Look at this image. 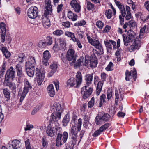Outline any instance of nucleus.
Returning <instances> with one entry per match:
<instances>
[{"mask_svg": "<svg viewBox=\"0 0 149 149\" xmlns=\"http://www.w3.org/2000/svg\"><path fill=\"white\" fill-rule=\"evenodd\" d=\"M122 36L124 45L125 46H128V43L132 42L134 40L132 44L129 47L130 52H132L136 49H138L141 47L140 40L138 38H136V33L131 29L128 31L126 35L123 34Z\"/></svg>", "mask_w": 149, "mask_h": 149, "instance_id": "f257e3e1", "label": "nucleus"}, {"mask_svg": "<svg viewBox=\"0 0 149 149\" xmlns=\"http://www.w3.org/2000/svg\"><path fill=\"white\" fill-rule=\"evenodd\" d=\"M82 124V119L79 118L78 122L75 123L74 125H73L70 129L71 137L67 143V146L70 149H73L74 146L79 139L77 138V134L78 132L81 130Z\"/></svg>", "mask_w": 149, "mask_h": 149, "instance_id": "f03ea898", "label": "nucleus"}, {"mask_svg": "<svg viewBox=\"0 0 149 149\" xmlns=\"http://www.w3.org/2000/svg\"><path fill=\"white\" fill-rule=\"evenodd\" d=\"M15 71L12 67H11L6 71L5 75V78L3 83L5 86L8 87L11 90V92L14 95H15L16 91L17 89L15 84L9 81V78L13 79L15 76Z\"/></svg>", "mask_w": 149, "mask_h": 149, "instance_id": "7ed1b4c3", "label": "nucleus"}, {"mask_svg": "<svg viewBox=\"0 0 149 149\" xmlns=\"http://www.w3.org/2000/svg\"><path fill=\"white\" fill-rule=\"evenodd\" d=\"M35 75L37 78V83L38 85H41L44 79L45 76V70L43 66H40L36 68L35 70Z\"/></svg>", "mask_w": 149, "mask_h": 149, "instance_id": "20e7f679", "label": "nucleus"}, {"mask_svg": "<svg viewBox=\"0 0 149 149\" xmlns=\"http://www.w3.org/2000/svg\"><path fill=\"white\" fill-rule=\"evenodd\" d=\"M27 14L29 17L31 19H35L38 14V10L36 6H32L28 10Z\"/></svg>", "mask_w": 149, "mask_h": 149, "instance_id": "39448f33", "label": "nucleus"}, {"mask_svg": "<svg viewBox=\"0 0 149 149\" xmlns=\"http://www.w3.org/2000/svg\"><path fill=\"white\" fill-rule=\"evenodd\" d=\"M45 2L44 14L45 17H47V16L51 15L52 9L51 0H45Z\"/></svg>", "mask_w": 149, "mask_h": 149, "instance_id": "423d86ee", "label": "nucleus"}, {"mask_svg": "<svg viewBox=\"0 0 149 149\" xmlns=\"http://www.w3.org/2000/svg\"><path fill=\"white\" fill-rule=\"evenodd\" d=\"M93 91V88L89 86H85L81 89V92L83 95V98L86 99L90 95Z\"/></svg>", "mask_w": 149, "mask_h": 149, "instance_id": "0eeeda50", "label": "nucleus"}, {"mask_svg": "<svg viewBox=\"0 0 149 149\" xmlns=\"http://www.w3.org/2000/svg\"><path fill=\"white\" fill-rule=\"evenodd\" d=\"M75 51L72 49H70L67 52L66 58L69 61L72 60V63H75L76 59V55L74 54Z\"/></svg>", "mask_w": 149, "mask_h": 149, "instance_id": "6e6552de", "label": "nucleus"}, {"mask_svg": "<svg viewBox=\"0 0 149 149\" xmlns=\"http://www.w3.org/2000/svg\"><path fill=\"white\" fill-rule=\"evenodd\" d=\"M61 114L57 112L52 113L50 117L49 120V123L56 125V122L60 119L61 118Z\"/></svg>", "mask_w": 149, "mask_h": 149, "instance_id": "1a4fd4ad", "label": "nucleus"}, {"mask_svg": "<svg viewBox=\"0 0 149 149\" xmlns=\"http://www.w3.org/2000/svg\"><path fill=\"white\" fill-rule=\"evenodd\" d=\"M56 126V125L49 123L48 125L46 131L47 135L51 137H53L54 135V133H56V130L54 127Z\"/></svg>", "mask_w": 149, "mask_h": 149, "instance_id": "9d476101", "label": "nucleus"}, {"mask_svg": "<svg viewBox=\"0 0 149 149\" xmlns=\"http://www.w3.org/2000/svg\"><path fill=\"white\" fill-rule=\"evenodd\" d=\"M70 4L76 12L79 13L81 9L80 5L76 0H72Z\"/></svg>", "mask_w": 149, "mask_h": 149, "instance_id": "9b49d317", "label": "nucleus"}, {"mask_svg": "<svg viewBox=\"0 0 149 149\" xmlns=\"http://www.w3.org/2000/svg\"><path fill=\"white\" fill-rule=\"evenodd\" d=\"M0 29L2 31L1 34V42L3 43L5 41L6 33V25L3 22H2L0 23Z\"/></svg>", "mask_w": 149, "mask_h": 149, "instance_id": "f8f14e48", "label": "nucleus"}, {"mask_svg": "<svg viewBox=\"0 0 149 149\" xmlns=\"http://www.w3.org/2000/svg\"><path fill=\"white\" fill-rule=\"evenodd\" d=\"M132 74L134 80L135 81L137 77V72L136 71L134 70L133 71H131L129 72L128 70H126L125 72L126 77L125 79L126 81H129V79L130 78H131L130 77H131Z\"/></svg>", "mask_w": 149, "mask_h": 149, "instance_id": "ddd939ff", "label": "nucleus"}, {"mask_svg": "<svg viewBox=\"0 0 149 149\" xmlns=\"http://www.w3.org/2000/svg\"><path fill=\"white\" fill-rule=\"evenodd\" d=\"M97 64V58L94 54H92L90 59V66L93 68L96 67Z\"/></svg>", "mask_w": 149, "mask_h": 149, "instance_id": "4468645a", "label": "nucleus"}, {"mask_svg": "<svg viewBox=\"0 0 149 149\" xmlns=\"http://www.w3.org/2000/svg\"><path fill=\"white\" fill-rule=\"evenodd\" d=\"M77 85L76 86L77 88L79 87V85L81 84L82 81V76L81 73L80 72H78L76 76L75 79Z\"/></svg>", "mask_w": 149, "mask_h": 149, "instance_id": "2eb2a0df", "label": "nucleus"}, {"mask_svg": "<svg viewBox=\"0 0 149 149\" xmlns=\"http://www.w3.org/2000/svg\"><path fill=\"white\" fill-rule=\"evenodd\" d=\"M52 109L54 110V112H57L59 114H61L62 112V109L61 104L58 103H54L52 107Z\"/></svg>", "mask_w": 149, "mask_h": 149, "instance_id": "dca6fc26", "label": "nucleus"}, {"mask_svg": "<svg viewBox=\"0 0 149 149\" xmlns=\"http://www.w3.org/2000/svg\"><path fill=\"white\" fill-rule=\"evenodd\" d=\"M93 74H87L86 75L85 79L86 81V85L89 86L91 84L93 80Z\"/></svg>", "mask_w": 149, "mask_h": 149, "instance_id": "f3484780", "label": "nucleus"}, {"mask_svg": "<svg viewBox=\"0 0 149 149\" xmlns=\"http://www.w3.org/2000/svg\"><path fill=\"white\" fill-rule=\"evenodd\" d=\"M24 87L23 91L28 93L29 90L32 88V86L27 79H25L24 81Z\"/></svg>", "mask_w": 149, "mask_h": 149, "instance_id": "a211bd4d", "label": "nucleus"}, {"mask_svg": "<svg viewBox=\"0 0 149 149\" xmlns=\"http://www.w3.org/2000/svg\"><path fill=\"white\" fill-rule=\"evenodd\" d=\"M47 91L48 94L51 97H53L55 95V93L52 84H50L47 87Z\"/></svg>", "mask_w": 149, "mask_h": 149, "instance_id": "6ab92c4d", "label": "nucleus"}, {"mask_svg": "<svg viewBox=\"0 0 149 149\" xmlns=\"http://www.w3.org/2000/svg\"><path fill=\"white\" fill-rule=\"evenodd\" d=\"M120 10L121 15H119V18L120 24L121 25H122L123 24V22L124 21V17L125 15L126 12L124 7L123 9H121Z\"/></svg>", "mask_w": 149, "mask_h": 149, "instance_id": "aec40b11", "label": "nucleus"}, {"mask_svg": "<svg viewBox=\"0 0 149 149\" xmlns=\"http://www.w3.org/2000/svg\"><path fill=\"white\" fill-rule=\"evenodd\" d=\"M54 128L56 130V133L57 135L56 139L61 140V138L63 136L62 132H61V128L58 126H56Z\"/></svg>", "mask_w": 149, "mask_h": 149, "instance_id": "412c9836", "label": "nucleus"}, {"mask_svg": "<svg viewBox=\"0 0 149 149\" xmlns=\"http://www.w3.org/2000/svg\"><path fill=\"white\" fill-rule=\"evenodd\" d=\"M68 17L72 21H75L77 19V16L76 14L74 13L71 11H69L68 13Z\"/></svg>", "mask_w": 149, "mask_h": 149, "instance_id": "4be33fe9", "label": "nucleus"}, {"mask_svg": "<svg viewBox=\"0 0 149 149\" xmlns=\"http://www.w3.org/2000/svg\"><path fill=\"white\" fill-rule=\"evenodd\" d=\"M67 86L69 87L75 85H77L75 79L74 78H71L69 79L67 82Z\"/></svg>", "mask_w": 149, "mask_h": 149, "instance_id": "5701e85b", "label": "nucleus"}, {"mask_svg": "<svg viewBox=\"0 0 149 149\" xmlns=\"http://www.w3.org/2000/svg\"><path fill=\"white\" fill-rule=\"evenodd\" d=\"M103 85V83L101 81L99 82L97 84V86L96 88V95L97 96H98L102 90V88Z\"/></svg>", "mask_w": 149, "mask_h": 149, "instance_id": "b1692460", "label": "nucleus"}, {"mask_svg": "<svg viewBox=\"0 0 149 149\" xmlns=\"http://www.w3.org/2000/svg\"><path fill=\"white\" fill-rule=\"evenodd\" d=\"M1 50L6 58H9L11 56L10 53L8 51L6 47H2Z\"/></svg>", "mask_w": 149, "mask_h": 149, "instance_id": "393cba45", "label": "nucleus"}, {"mask_svg": "<svg viewBox=\"0 0 149 149\" xmlns=\"http://www.w3.org/2000/svg\"><path fill=\"white\" fill-rule=\"evenodd\" d=\"M12 146L14 149H17L20 147L21 146L20 141L17 140H13L12 142Z\"/></svg>", "mask_w": 149, "mask_h": 149, "instance_id": "a878e982", "label": "nucleus"}, {"mask_svg": "<svg viewBox=\"0 0 149 149\" xmlns=\"http://www.w3.org/2000/svg\"><path fill=\"white\" fill-rule=\"evenodd\" d=\"M26 71L27 75L30 77H33L34 74V68H26Z\"/></svg>", "mask_w": 149, "mask_h": 149, "instance_id": "bb28decb", "label": "nucleus"}, {"mask_svg": "<svg viewBox=\"0 0 149 149\" xmlns=\"http://www.w3.org/2000/svg\"><path fill=\"white\" fill-rule=\"evenodd\" d=\"M21 64L19 63L18 64H17L16 66V69L17 70V75L20 77L22 76V66L21 65Z\"/></svg>", "mask_w": 149, "mask_h": 149, "instance_id": "cd10ccee", "label": "nucleus"}, {"mask_svg": "<svg viewBox=\"0 0 149 149\" xmlns=\"http://www.w3.org/2000/svg\"><path fill=\"white\" fill-rule=\"evenodd\" d=\"M83 60L84 57L83 56H81L80 58L78 59L77 62L74 64L75 67H80L83 65Z\"/></svg>", "mask_w": 149, "mask_h": 149, "instance_id": "c85d7f7f", "label": "nucleus"}, {"mask_svg": "<svg viewBox=\"0 0 149 149\" xmlns=\"http://www.w3.org/2000/svg\"><path fill=\"white\" fill-rule=\"evenodd\" d=\"M65 35L67 36L68 37H70L71 39L74 42H75L76 40V38L74 34L72 32L69 31H66L65 33Z\"/></svg>", "mask_w": 149, "mask_h": 149, "instance_id": "c756f323", "label": "nucleus"}, {"mask_svg": "<svg viewBox=\"0 0 149 149\" xmlns=\"http://www.w3.org/2000/svg\"><path fill=\"white\" fill-rule=\"evenodd\" d=\"M42 23L43 26L45 27L46 26H49L50 24L49 19L46 17H43L42 20Z\"/></svg>", "mask_w": 149, "mask_h": 149, "instance_id": "7c9ffc66", "label": "nucleus"}, {"mask_svg": "<svg viewBox=\"0 0 149 149\" xmlns=\"http://www.w3.org/2000/svg\"><path fill=\"white\" fill-rule=\"evenodd\" d=\"M70 120V117L69 115L67 114L65 116L64 118H63L62 123H63V125L64 126H65L67 125V124L69 122Z\"/></svg>", "mask_w": 149, "mask_h": 149, "instance_id": "2f4dec72", "label": "nucleus"}, {"mask_svg": "<svg viewBox=\"0 0 149 149\" xmlns=\"http://www.w3.org/2000/svg\"><path fill=\"white\" fill-rule=\"evenodd\" d=\"M104 122L102 116L99 115H97L95 118V123L97 125L101 124Z\"/></svg>", "mask_w": 149, "mask_h": 149, "instance_id": "473e14b6", "label": "nucleus"}, {"mask_svg": "<svg viewBox=\"0 0 149 149\" xmlns=\"http://www.w3.org/2000/svg\"><path fill=\"white\" fill-rule=\"evenodd\" d=\"M104 43L105 45L107 47V50L108 52H111L112 49V46L111 42L109 40L104 41Z\"/></svg>", "mask_w": 149, "mask_h": 149, "instance_id": "72a5a7b5", "label": "nucleus"}, {"mask_svg": "<svg viewBox=\"0 0 149 149\" xmlns=\"http://www.w3.org/2000/svg\"><path fill=\"white\" fill-rule=\"evenodd\" d=\"M120 96H119V94H118V91L117 90L115 91V95L116 96L115 99L116 100V101H118L119 99L120 101L122 100L123 99V95L122 94L120 93Z\"/></svg>", "mask_w": 149, "mask_h": 149, "instance_id": "f704fd0d", "label": "nucleus"}, {"mask_svg": "<svg viewBox=\"0 0 149 149\" xmlns=\"http://www.w3.org/2000/svg\"><path fill=\"white\" fill-rule=\"evenodd\" d=\"M3 93L6 97L8 99H10V93L7 88H4L3 89Z\"/></svg>", "mask_w": 149, "mask_h": 149, "instance_id": "c9c22d12", "label": "nucleus"}, {"mask_svg": "<svg viewBox=\"0 0 149 149\" xmlns=\"http://www.w3.org/2000/svg\"><path fill=\"white\" fill-rule=\"evenodd\" d=\"M49 52L48 50L45 51L43 53V58L44 60H48L51 57Z\"/></svg>", "mask_w": 149, "mask_h": 149, "instance_id": "e433bc0d", "label": "nucleus"}, {"mask_svg": "<svg viewBox=\"0 0 149 149\" xmlns=\"http://www.w3.org/2000/svg\"><path fill=\"white\" fill-rule=\"evenodd\" d=\"M25 58V57L24 54L20 53L19 54L18 58L17 59V61H19V63H22Z\"/></svg>", "mask_w": 149, "mask_h": 149, "instance_id": "4c0bfd02", "label": "nucleus"}, {"mask_svg": "<svg viewBox=\"0 0 149 149\" xmlns=\"http://www.w3.org/2000/svg\"><path fill=\"white\" fill-rule=\"evenodd\" d=\"M113 64L111 62H110L107 66L105 68L107 71H111L113 70Z\"/></svg>", "mask_w": 149, "mask_h": 149, "instance_id": "58836bf2", "label": "nucleus"}, {"mask_svg": "<svg viewBox=\"0 0 149 149\" xmlns=\"http://www.w3.org/2000/svg\"><path fill=\"white\" fill-rule=\"evenodd\" d=\"M95 48L98 49L99 52V54H103V49L101 44L100 43L97 45L95 47Z\"/></svg>", "mask_w": 149, "mask_h": 149, "instance_id": "ea45409f", "label": "nucleus"}, {"mask_svg": "<svg viewBox=\"0 0 149 149\" xmlns=\"http://www.w3.org/2000/svg\"><path fill=\"white\" fill-rule=\"evenodd\" d=\"M129 26L130 29H133L136 26V22L134 20L130 21L128 22Z\"/></svg>", "mask_w": 149, "mask_h": 149, "instance_id": "a19ab883", "label": "nucleus"}, {"mask_svg": "<svg viewBox=\"0 0 149 149\" xmlns=\"http://www.w3.org/2000/svg\"><path fill=\"white\" fill-rule=\"evenodd\" d=\"M94 6L93 4L91 2L88 1L87 2V8L89 10H94Z\"/></svg>", "mask_w": 149, "mask_h": 149, "instance_id": "79ce46f5", "label": "nucleus"}, {"mask_svg": "<svg viewBox=\"0 0 149 149\" xmlns=\"http://www.w3.org/2000/svg\"><path fill=\"white\" fill-rule=\"evenodd\" d=\"M63 32L62 30L57 29L54 31L53 32V34L54 35L60 36L63 34Z\"/></svg>", "mask_w": 149, "mask_h": 149, "instance_id": "37998d69", "label": "nucleus"}, {"mask_svg": "<svg viewBox=\"0 0 149 149\" xmlns=\"http://www.w3.org/2000/svg\"><path fill=\"white\" fill-rule=\"evenodd\" d=\"M89 117L86 115H84L83 116V119L84 120V122L83 123L84 126L86 127L87 126L86 124L88 123L89 120Z\"/></svg>", "mask_w": 149, "mask_h": 149, "instance_id": "c03bdc74", "label": "nucleus"}, {"mask_svg": "<svg viewBox=\"0 0 149 149\" xmlns=\"http://www.w3.org/2000/svg\"><path fill=\"white\" fill-rule=\"evenodd\" d=\"M46 45H50L52 44V38L50 36H48L47 37L46 40L45 42Z\"/></svg>", "mask_w": 149, "mask_h": 149, "instance_id": "a18cd8bd", "label": "nucleus"}, {"mask_svg": "<svg viewBox=\"0 0 149 149\" xmlns=\"http://www.w3.org/2000/svg\"><path fill=\"white\" fill-rule=\"evenodd\" d=\"M105 14L107 17L109 19L111 18V17L112 11L110 9L106 10L105 12Z\"/></svg>", "mask_w": 149, "mask_h": 149, "instance_id": "49530a36", "label": "nucleus"}, {"mask_svg": "<svg viewBox=\"0 0 149 149\" xmlns=\"http://www.w3.org/2000/svg\"><path fill=\"white\" fill-rule=\"evenodd\" d=\"M95 99L94 97H92L91 100L88 103V105L89 107L91 108L94 104Z\"/></svg>", "mask_w": 149, "mask_h": 149, "instance_id": "de8ad7c7", "label": "nucleus"}, {"mask_svg": "<svg viewBox=\"0 0 149 149\" xmlns=\"http://www.w3.org/2000/svg\"><path fill=\"white\" fill-rule=\"evenodd\" d=\"M86 24L85 21L82 20L74 24V26H81L85 25Z\"/></svg>", "mask_w": 149, "mask_h": 149, "instance_id": "09e8293b", "label": "nucleus"}, {"mask_svg": "<svg viewBox=\"0 0 149 149\" xmlns=\"http://www.w3.org/2000/svg\"><path fill=\"white\" fill-rule=\"evenodd\" d=\"M102 119L104 121H107L109 120L110 116V115L107 113H106L104 114L102 116Z\"/></svg>", "mask_w": 149, "mask_h": 149, "instance_id": "8fccbe9b", "label": "nucleus"}, {"mask_svg": "<svg viewBox=\"0 0 149 149\" xmlns=\"http://www.w3.org/2000/svg\"><path fill=\"white\" fill-rule=\"evenodd\" d=\"M42 146L44 147H47V142L46 138L45 136H43L42 139Z\"/></svg>", "mask_w": 149, "mask_h": 149, "instance_id": "3c124183", "label": "nucleus"}, {"mask_svg": "<svg viewBox=\"0 0 149 149\" xmlns=\"http://www.w3.org/2000/svg\"><path fill=\"white\" fill-rule=\"evenodd\" d=\"M68 135L67 132H64L63 133V136L62 140L64 143L66 142Z\"/></svg>", "mask_w": 149, "mask_h": 149, "instance_id": "603ef678", "label": "nucleus"}, {"mask_svg": "<svg viewBox=\"0 0 149 149\" xmlns=\"http://www.w3.org/2000/svg\"><path fill=\"white\" fill-rule=\"evenodd\" d=\"M85 130H82L80 132V134L79 136V137L78 138L79 139L78 144L79 143L81 140L82 137L85 132Z\"/></svg>", "mask_w": 149, "mask_h": 149, "instance_id": "864d4df0", "label": "nucleus"}, {"mask_svg": "<svg viewBox=\"0 0 149 149\" xmlns=\"http://www.w3.org/2000/svg\"><path fill=\"white\" fill-rule=\"evenodd\" d=\"M100 43L99 41L98 40H93L90 44L95 47H96Z\"/></svg>", "mask_w": 149, "mask_h": 149, "instance_id": "5fc2aeb1", "label": "nucleus"}, {"mask_svg": "<svg viewBox=\"0 0 149 149\" xmlns=\"http://www.w3.org/2000/svg\"><path fill=\"white\" fill-rule=\"evenodd\" d=\"M27 93L25 92V91H23L19 100L20 102H22L23 101Z\"/></svg>", "mask_w": 149, "mask_h": 149, "instance_id": "6e6d98bb", "label": "nucleus"}, {"mask_svg": "<svg viewBox=\"0 0 149 149\" xmlns=\"http://www.w3.org/2000/svg\"><path fill=\"white\" fill-rule=\"evenodd\" d=\"M96 25L98 28L101 29L103 26L104 24L101 21H98L96 22Z\"/></svg>", "mask_w": 149, "mask_h": 149, "instance_id": "4d7b16f0", "label": "nucleus"}, {"mask_svg": "<svg viewBox=\"0 0 149 149\" xmlns=\"http://www.w3.org/2000/svg\"><path fill=\"white\" fill-rule=\"evenodd\" d=\"M38 45V46L41 48L45 47L47 45L45 42H43L42 41L39 42Z\"/></svg>", "mask_w": 149, "mask_h": 149, "instance_id": "13d9d810", "label": "nucleus"}, {"mask_svg": "<svg viewBox=\"0 0 149 149\" xmlns=\"http://www.w3.org/2000/svg\"><path fill=\"white\" fill-rule=\"evenodd\" d=\"M114 1L117 6L120 10L123 9L124 7V6L122 5L119 1H118L116 0H114Z\"/></svg>", "mask_w": 149, "mask_h": 149, "instance_id": "bf43d9fd", "label": "nucleus"}, {"mask_svg": "<svg viewBox=\"0 0 149 149\" xmlns=\"http://www.w3.org/2000/svg\"><path fill=\"white\" fill-rule=\"evenodd\" d=\"M112 96V91L110 90H108L107 91V99L109 100L111 97Z\"/></svg>", "mask_w": 149, "mask_h": 149, "instance_id": "052dcab7", "label": "nucleus"}, {"mask_svg": "<svg viewBox=\"0 0 149 149\" xmlns=\"http://www.w3.org/2000/svg\"><path fill=\"white\" fill-rule=\"evenodd\" d=\"M25 144L26 149H31L29 139H28L25 141Z\"/></svg>", "mask_w": 149, "mask_h": 149, "instance_id": "680f3d73", "label": "nucleus"}, {"mask_svg": "<svg viewBox=\"0 0 149 149\" xmlns=\"http://www.w3.org/2000/svg\"><path fill=\"white\" fill-rule=\"evenodd\" d=\"M34 68V65H33L32 64L29 63L28 61L26 63L25 68Z\"/></svg>", "mask_w": 149, "mask_h": 149, "instance_id": "e2e57ef3", "label": "nucleus"}, {"mask_svg": "<svg viewBox=\"0 0 149 149\" xmlns=\"http://www.w3.org/2000/svg\"><path fill=\"white\" fill-rule=\"evenodd\" d=\"M101 132H102L99 129L95 131L92 135L94 137H96L99 135Z\"/></svg>", "mask_w": 149, "mask_h": 149, "instance_id": "0e129e2a", "label": "nucleus"}, {"mask_svg": "<svg viewBox=\"0 0 149 149\" xmlns=\"http://www.w3.org/2000/svg\"><path fill=\"white\" fill-rule=\"evenodd\" d=\"M62 25L65 27L69 28L70 26V24L69 22L66 21L62 22Z\"/></svg>", "mask_w": 149, "mask_h": 149, "instance_id": "69168bd1", "label": "nucleus"}, {"mask_svg": "<svg viewBox=\"0 0 149 149\" xmlns=\"http://www.w3.org/2000/svg\"><path fill=\"white\" fill-rule=\"evenodd\" d=\"M57 65L56 64L54 63L50 65V68L52 70L56 71L57 68Z\"/></svg>", "mask_w": 149, "mask_h": 149, "instance_id": "338daca9", "label": "nucleus"}, {"mask_svg": "<svg viewBox=\"0 0 149 149\" xmlns=\"http://www.w3.org/2000/svg\"><path fill=\"white\" fill-rule=\"evenodd\" d=\"M28 61L30 63H31L33 65H35V61L34 57H30V58L29 59Z\"/></svg>", "mask_w": 149, "mask_h": 149, "instance_id": "774afa93", "label": "nucleus"}]
</instances>
